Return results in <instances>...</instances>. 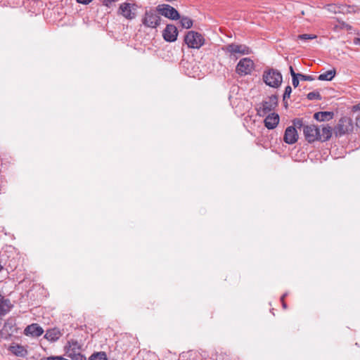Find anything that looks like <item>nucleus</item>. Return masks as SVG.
<instances>
[{"label":"nucleus","mask_w":360,"mask_h":360,"mask_svg":"<svg viewBox=\"0 0 360 360\" xmlns=\"http://www.w3.org/2000/svg\"><path fill=\"white\" fill-rule=\"evenodd\" d=\"M264 83L273 88H278L281 86L283 77L280 72L274 69L266 70L262 75Z\"/></svg>","instance_id":"nucleus-1"},{"label":"nucleus","mask_w":360,"mask_h":360,"mask_svg":"<svg viewBox=\"0 0 360 360\" xmlns=\"http://www.w3.org/2000/svg\"><path fill=\"white\" fill-rule=\"evenodd\" d=\"M141 22L146 27L155 29L161 23V17L157 10L150 8L145 11Z\"/></svg>","instance_id":"nucleus-2"},{"label":"nucleus","mask_w":360,"mask_h":360,"mask_svg":"<svg viewBox=\"0 0 360 360\" xmlns=\"http://www.w3.org/2000/svg\"><path fill=\"white\" fill-rule=\"evenodd\" d=\"M203 35L195 31H188L184 37V41L191 49H199L205 44Z\"/></svg>","instance_id":"nucleus-3"},{"label":"nucleus","mask_w":360,"mask_h":360,"mask_svg":"<svg viewBox=\"0 0 360 360\" xmlns=\"http://www.w3.org/2000/svg\"><path fill=\"white\" fill-rule=\"evenodd\" d=\"M223 50L231 56H236V54L249 55L252 53L250 47L244 44H230L223 48Z\"/></svg>","instance_id":"nucleus-4"},{"label":"nucleus","mask_w":360,"mask_h":360,"mask_svg":"<svg viewBox=\"0 0 360 360\" xmlns=\"http://www.w3.org/2000/svg\"><path fill=\"white\" fill-rule=\"evenodd\" d=\"M255 63L253 60H252L249 58H243L239 60L238 63L236 72L240 76H245L247 75H250L252 70L254 69Z\"/></svg>","instance_id":"nucleus-5"},{"label":"nucleus","mask_w":360,"mask_h":360,"mask_svg":"<svg viewBox=\"0 0 360 360\" xmlns=\"http://www.w3.org/2000/svg\"><path fill=\"white\" fill-rule=\"evenodd\" d=\"M158 14L171 19L178 20L180 18V15L178 11L169 4H160L156 7Z\"/></svg>","instance_id":"nucleus-6"},{"label":"nucleus","mask_w":360,"mask_h":360,"mask_svg":"<svg viewBox=\"0 0 360 360\" xmlns=\"http://www.w3.org/2000/svg\"><path fill=\"white\" fill-rule=\"evenodd\" d=\"M278 105V97L272 95L264 101L258 110V113L261 116H264L268 112L273 110Z\"/></svg>","instance_id":"nucleus-7"},{"label":"nucleus","mask_w":360,"mask_h":360,"mask_svg":"<svg viewBox=\"0 0 360 360\" xmlns=\"http://www.w3.org/2000/svg\"><path fill=\"white\" fill-rule=\"evenodd\" d=\"M303 133L305 139L309 143H313L316 141L319 140L320 139V129L317 126L314 124L304 126Z\"/></svg>","instance_id":"nucleus-8"},{"label":"nucleus","mask_w":360,"mask_h":360,"mask_svg":"<svg viewBox=\"0 0 360 360\" xmlns=\"http://www.w3.org/2000/svg\"><path fill=\"white\" fill-rule=\"evenodd\" d=\"M352 121L349 118H341L337 126L334 129V132L336 136H342V135L348 133L352 129Z\"/></svg>","instance_id":"nucleus-9"},{"label":"nucleus","mask_w":360,"mask_h":360,"mask_svg":"<svg viewBox=\"0 0 360 360\" xmlns=\"http://www.w3.org/2000/svg\"><path fill=\"white\" fill-rule=\"evenodd\" d=\"M120 12L125 18L132 20L136 17V5L129 3H123L120 6Z\"/></svg>","instance_id":"nucleus-10"},{"label":"nucleus","mask_w":360,"mask_h":360,"mask_svg":"<svg viewBox=\"0 0 360 360\" xmlns=\"http://www.w3.org/2000/svg\"><path fill=\"white\" fill-rule=\"evenodd\" d=\"M178 30L175 25L169 24L162 32L163 39L167 42H174L177 39Z\"/></svg>","instance_id":"nucleus-11"},{"label":"nucleus","mask_w":360,"mask_h":360,"mask_svg":"<svg viewBox=\"0 0 360 360\" xmlns=\"http://www.w3.org/2000/svg\"><path fill=\"white\" fill-rule=\"evenodd\" d=\"M82 345L76 340L71 339L66 343L64 350L66 356H70L73 354L81 353Z\"/></svg>","instance_id":"nucleus-12"},{"label":"nucleus","mask_w":360,"mask_h":360,"mask_svg":"<svg viewBox=\"0 0 360 360\" xmlns=\"http://www.w3.org/2000/svg\"><path fill=\"white\" fill-rule=\"evenodd\" d=\"M297 139L298 134L295 127H288L284 133L283 141L288 144H293Z\"/></svg>","instance_id":"nucleus-13"},{"label":"nucleus","mask_w":360,"mask_h":360,"mask_svg":"<svg viewBox=\"0 0 360 360\" xmlns=\"http://www.w3.org/2000/svg\"><path fill=\"white\" fill-rule=\"evenodd\" d=\"M44 333L43 328L37 323H32L27 326L24 330V334L27 336L37 338L41 336Z\"/></svg>","instance_id":"nucleus-14"},{"label":"nucleus","mask_w":360,"mask_h":360,"mask_svg":"<svg viewBox=\"0 0 360 360\" xmlns=\"http://www.w3.org/2000/svg\"><path fill=\"white\" fill-rule=\"evenodd\" d=\"M279 116L277 113L272 112L268 115L264 119V126L268 129H274L279 123Z\"/></svg>","instance_id":"nucleus-15"},{"label":"nucleus","mask_w":360,"mask_h":360,"mask_svg":"<svg viewBox=\"0 0 360 360\" xmlns=\"http://www.w3.org/2000/svg\"><path fill=\"white\" fill-rule=\"evenodd\" d=\"M8 350L14 355L20 357H25L27 354V349L24 346L16 343L10 345Z\"/></svg>","instance_id":"nucleus-16"},{"label":"nucleus","mask_w":360,"mask_h":360,"mask_svg":"<svg viewBox=\"0 0 360 360\" xmlns=\"http://www.w3.org/2000/svg\"><path fill=\"white\" fill-rule=\"evenodd\" d=\"M334 113L330 111H320L314 115V118L319 122L329 121L333 119Z\"/></svg>","instance_id":"nucleus-17"},{"label":"nucleus","mask_w":360,"mask_h":360,"mask_svg":"<svg viewBox=\"0 0 360 360\" xmlns=\"http://www.w3.org/2000/svg\"><path fill=\"white\" fill-rule=\"evenodd\" d=\"M60 336L61 333L59 329L54 328L47 330L44 335V338L49 341L56 342L60 338Z\"/></svg>","instance_id":"nucleus-18"},{"label":"nucleus","mask_w":360,"mask_h":360,"mask_svg":"<svg viewBox=\"0 0 360 360\" xmlns=\"http://www.w3.org/2000/svg\"><path fill=\"white\" fill-rule=\"evenodd\" d=\"M333 134V129L328 125L323 126L321 131H320V139L319 141H326L329 140Z\"/></svg>","instance_id":"nucleus-19"},{"label":"nucleus","mask_w":360,"mask_h":360,"mask_svg":"<svg viewBox=\"0 0 360 360\" xmlns=\"http://www.w3.org/2000/svg\"><path fill=\"white\" fill-rule=\"evenodd\" d=\"M13 305L9 300H4V298L0 301V316H4L8 313Z\"/></svg>","instance_id":"nucleus-20"},{"label":"nucleus","mask_w":360,"mask_h":360,"mask_svg":"<svg viewBox=\"0 0 360 360\" xmlns=\"http://www.w3.org/2000/svg\"><path fill=\"white\" fill-rule=\"evenodd\" d=\"M335 70H330L326 72L319 75L318 79L321 81H331L335 75Z\"/></svg>","instance_id":"nucleus-21"},{"label":"nucleus","mask_w":360,"mask_h":360,"mask_svg":"<svg viewBox=\"0 0 360 360\" xmlns=\"http://www.w3.org/2000/svg\"><path fill=\"white\" fill-rule=\"evenodd\" d=\"M323 8L326 9L328 12L331 13H340V4H330L324 6Z\"/></svg>","instance_id":"nucleus-22"},{"label":"nucleus","mask_w":360,"mask_h":360,"mask_svg":"<svg viewBox=\"0 0 360 360\" xmlns=\"http://www.w3.org/2000/svg\"><path fill=\"white\" fill-rule=\"evenodd\" d=\"M180 23L182 27L189 29L193 26V20L186 16L180 17Z\"/></svg>","instance_id":"nucleus-23"},{"label":"nucleus","mask_w":360,"mask_h":360,"mask_svg":"<svg viewBox=\"0 0 360 360\" xmlns=\"http://www.w3.org/2000/svg\"><path fill=\"white\" fill-rule=\"evenodd\" d=\"M89 360H107V356L105 352H97L92 354Z\"/></svg>","instance_id":"nucleus-24"},{"label":"nucleus","mask_w":360,"mask_h":360,"mask_svg":"<svg viewBox=\"0 0 360 360\" xmlns=\"http://www.w3.org/2000/svg\"><path fill=\"white\" fill-rule=\"evenodd\" d=\"M354 11V8L351 6L340 4V13H349Z\"/></svg>","instance_id":"nucleus-25"},{"label":"nucleus","mask_w":360,"mask_h":360,"mask_svg":"<svg viewBox=\"0 0 360 360\" xmlns=\"http://www.w3.org/2000/svg\"><path fill=\"white\" fill-rule=\"evenodd\" d=\"M307 98L311 101V100H321V96L320 95V94L319 92H316V91H312V92H309L307 96Z\"/></svg>","instance_id":"nucleus-26"},{"label":"nucleus","mask_w":360,"mask_h":360,"mask_svg":"<svg viewBox=\"0 0 360 360\" xmlns=\"http://www.w3.org/2000/svg\"><path fill=\"white\" fill-rule=\"evenodd\" d=\"M298 39L301 40H309V39H314L317 37L316 34H302L298 35Z\"/></svg>","instance_id":"nucleus-27"},{"label":"nucleus","mask_w":360,"mask_h":360,"mask_svg":"<svg viewBox=\"0 0 360 360\" xmlns=\"http://www.w3.org/2000/svg\"><path fill=\"white\" fill-rule=\"evenodd\" d=\"M67 356L71 359V360H86L84 355L81 353H76Z\"/></svg>","instance_id":"nucleus-28"},{"label":"nucleus","mask_w":360,"mask_h":360,"mask_svg":"<svg viewBox=\"0 0 360 360\" xmlns=\"http://www.w3.org/2000/svg\"><path fill=\"white\" fill-rule=\"evenodd\" d=\"M300 80L302 81H313L314 78L311 75H305L301 73H299L297 75Z\"/></svg>","instance_id":"nucleus-29"},{"label":"nucleus","mask_w":360,"mask_h":360,"mask_svg":"<svg viewBox=\"0 0 360 360\" xmlns=\"http://www.w3.org/2000/svg\"><path fill=\"white\" fill-rule=\"evenodd\" d=\"M292 92V88L290 86H287L285 89V91H284V94H283V101H285V100L286 98H290V94Z\"/></svg>","instance_id":"nucleus-30"},{"label":"nucleus","mask_w":360,"mask_h":360,"mask_svg":"<svg viewBox=\"0 0 360 360\" xmlns=\"http://www.w3.org/2000/svg\"><path fill=\"white\" fill-rule=\"evenodd\" d=\"M41 360H68L61 356H51L46 358H42Z\"/></svg>","instance_id":"nucleus-31"},{"label":"nucleus","mask_w":360,"mask_h":360,"mask_svg":"<svg viewBox=\"0 0 360 360\" xmlns=\"http://www.w3.org/2000/svg\"><path fill=\"white\" fill-rule=\"evenodd\" d=\"M293 124H294L293 127H295H295L301 128L302 127H304L303 122L300 119H295V120H293Z\"/></svg>","instance_id":"nucleus-32"},{"label":"nucleus","mask_w":360,"mask_h":360,"mask_svg":"<svg viewBox=\"0 0 360 360\" xmlns=\"http://www.w3.org/2000/svg\"><path fill=\"white\" fill-rule=\"evenodd\" d=\"M299 81H300V78L298 77V76L293 75V77H292V85L295 88L298 86Z\"/></svg>","instance_id":"nucleus-33"},{"label":"nucleus","mask_w":360,"mask_h":360,"mask_svg":"<svg viewBox=\"0 0 360 360\" xmlns=\"http://www.w3.org/2000/svg\"><path fill=\"white\" fill-rule=\"evenodd\" d=\"M92 0H77V1L79 4H89Z\"/></svg>","instance_id":"nucleus-34"},{"label":"nucleus","mask_w":360,"mask_h":360,"mask_svg":"<svg viewBox=\"0 0 360 360\" xmlns=\"http://www.w3.org/2000/svg\"><path fill=\"white\" fill-rule=\"evenodd\" d=\"M290 75L292 76V77L294 76H297L299 75V73H295L292 67V66H290Z\"/></svg>","instance_id":"nucleus-35"},{"label":"nucleus","mask_w":360,"mask_h":360,"mask_svg":"<svg viewBox=\"0 0 360 360\" xmlns=\"http://www.w3.org/2000/svg\"><path fill=\"white\" fill-rule=\"evenodd\" d=\"M117 0H104V4L106 6H108L109 4H112V2L116 1Z\"/></svg>","instance_id":"nucleus-36"},{"label":"nucleus","mask_w":360,"mask_h":360,"mask_svg":"<svg viewBox=\"0 0 360 360\" xmlns=\"http://www.w3.org/2000/svg\"><path fill=\"white\" fill-rule=\"evenodd\" d=\"M353 42H354V44L355 45L360 44V38H359V37H355V38L354 39Z\"/></svg>","instance_id":"nucleus-37"},{"label":"nucleus","mask_w":360,"mask_h":360,"mask_svg":"<svg viewBox=\"0 0 360 360\" xmlns=\"http://www.w3.org/2000/svg\"><path fill=\"white\" fill-rule=\"evenodd\" d=\"M285 296H286V295L285 294V295H283L281 297V300H282V302H283V307L284 308H286V304L283 302V299H284V297H285Z\"/></svg>","instance_id":"nucleus-38"},{"label":"nucleus","mask_w":360,"mask_h":360,"mask_svg":"<svg viewBox=\"0 0 360 360\" xmlns=\"http://www.w3.org/2000/svg\"><path fill=\"white\" fill-rule=\"evenodd\" d=\"M356 125L360 127V116L356 119Z\"/></svg>","instance_id":"nucleus-39"},{"label":"nucleus","mask_w":360,"mask_h":360,"mask_svg":"<svg viewBox=\"0 0 360 360\" xmlns=\"http://www.w3.org/2000/svg\"><path fill=\"white\" fill-rule=\"evenodd\" d=\"M4 297L0 295V301L3 299Z\"/></svg>","instance_id":"nucleus-40"},{"label":"nucleus","mask_w":360,"mask_h":360,"mask_svg":"<svg viewBox=\"0 0 360 360\" xmlns=\"http://www.w3.org/2000/svg\"><path fill=\"white\" fill-rule=\"evenodd\" d=\"M3 269L2 266L0 264V271Z\"/></svg>","instance_id":"nucleus-41"}]
</instances>
